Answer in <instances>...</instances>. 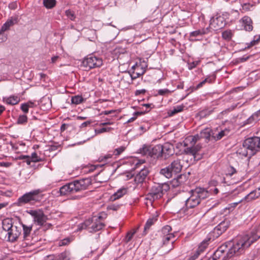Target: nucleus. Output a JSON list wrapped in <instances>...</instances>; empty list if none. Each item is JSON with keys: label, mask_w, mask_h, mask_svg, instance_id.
Segmentation results:
<instances>
[{"label": "nucleus", "mask_w": 260, "mask_h": 260, "mask_svg": "<svg viewBox=\"0 0 260 260\" xmlns=\"http://www.w3.org/2000/svg\"><path fill=\"white\" fill-rule=\"evenodd\" d=\"M232 36L233 32L231 30H226L222 33V37L225 40H230Z\"/></svg>", "instance_id": "obj_39"}, {"label": "nucleus", "mask_w": 260, "mask_h": 260, "mask_svg": "<svg viewBox=\"0 0 260 260\" xmlns=\"http://www.w3.org/2000/svg\"><path fill=\"white\" fill-rule=\"evenodd\" d=\"M154 221L155 220L153 218H150L147 220L144 227L145 232H146V231L149 229L150 226L154 224Z\"/></svg>", "instance_id": "obj_40"}, {"label": "nucleus", "mask_w": 260, "mask_h": 260, "mask_svg": "<svg viewBox=\"0 0 260 260\" xmlns=\"http://www.w3.org/2000/svg\"><path fill=\"white\" fill-rule=\"evenodd\" d=\"M147 68V64L144 61L141 62L140 64L136 63V65L132 67V68L135 70H138L139 69H140V72H142L144 70V74L145 73Z\"/></svg>", "instance_id": "obj_32"}, {"label": "nucleus", "mask_w": 260, "mask_h": 260, "mask_svg": "<svg viewBox=\"0 0 260 260\" xmlns=\"http://www.w3.org/2000/svg\"><path fill=\"white\" fill-rule=\"evenodd\" d=\"M12 165L11 162H0V167L8 168Z\"/></svg>", "instance_id": "obj_58"}, {"label": "nucleus", "mask_w": 260, "mask_h": 260, "mask_svg": "<svg viewBox=\"0 0 260 260\" xmlns=\"http://www.w3.org/2000/svg\"><path fill=\"white\" fill-rule=\"evenodd\" d=\"M144 74V70L142 72H134L133 75H131V78L133 80L135 79L140 76Z\"/></svg>", "instance_id": "obj_51"}, {"label": "nucleus", "mask_w": 260, "mask_h": 260, "mask_svg": "<svg viewBox=\"0 0 260 260\" xmlns=\"http://www.w3.org/2000/svg\"><path fill=\"white\" fill-rule=\"evenodd\" d=\"M42 192V190H41V189H36V190H32L31 191H30L28 193H26L25 194H24L23 195H30V196H32V195H38L41 193Z\"/></svg>", "instance_id": "obj_52"}, {"label": "nucleus", "mask_w": 260, "mask_h": 260, "mask_svg": "<svg viewBox=\"0 0 260 260\" xmlns=\"http://www.w3.org/2000/svg\"><path fill=\"white\" fill-rule=\"evenodd\" d=\"M131 188L127 186H122L118 189L116 192H114L113 195H125L127 193H131Z\"/></svg>", "instance_id": "obj_28"}, {"label": "nucleus", "mask_w": 260, "mask_h": 260, "mask_svg": "<svg viewBox=\"0 0 260 260\" xmlns=\"http://www.w3.org/2000/svg\"><path fill=\"white\" fill-rule=\"evenodd\" d=\"M199 63V61H192V62L188 63V68L190 70H192V69H194V68H196Z\"/></svg>", "instance_id": "obj_54"}, {"label": "nucleus", "mask_w": 260, "mask_h": 260, "mask_svg": "<svg viewBox=\"0 0 260 260\" xmlns=\"http://www.w3.org/2000/svg\"><path fill=\"white\" fill-rule=\"evenodd\" d=\"M161 238L163 245L167 244L170 241H171V243L173 244L175 241V236L174 234L166 235V236H162Z\"/></svg>", "instance_id": "obj_30"}, {"label": "nucleus", "mask_w": 260, "mask_h": 260, "mask_svg": "<svg viewBox=\"0 0 260 260\" xmlns=\"http://www.w3.org/2000/svg\"><path fill=\"white\" fill-rule=\"evenodd\" d=\"M162 157L165 159L169 157L174 153V146L170 143L167 142L164 145H161Z\"/></svg>", "instance_id": "obj_14"}, {"label": "nucleus", "mask_w": 260, "mask_h": 260, "mask_svg": "<svg viewBox=\"0 0 260 260\" xmlns=\"http://www.w3.org/2000/svg\"><path fill=\"white\" fill-rule=\"evenodd\" d=\"M208 28L199 29L193 31L190 34V37H196L202 36L207 32Z\"/></svg>", "instance_id": "obj_33"}, {"label": "nucleus", "mask_w": 260, "mask_h": 260, "mask_svg": "<svg viewBox=\"0 0 260 260\" xmlns=\"http://www.w3.org/2000/svg\"><path fill=\"white\" fill-rule=\"evenodd\" d=\"M142 113V112H135L134 113V116L132 117V118H129L127 121V123H131V122H133L134 121H135L136 119L137 116L141 115Z\"/></svg>", "instance_id": "obj_53"}, {"label": "nucleus", "mask_w": 260, "mask_h": 260, "mask_svg": "<svg viewBox=\"0 0 260 260\" xmlns=\"http://www.w3.org/2000/svg\"><path fill=\"white\" fill-rule=\"evenodd\" d=\"M42 196H21L15 203L17 206H22L26 204L35 205L40 204Z\"/></svg>", "instance_id": "obj_8"}, {"label": "nucleus", "mask_w": 260, "mask_h": 260, "mask_svg": "<svg viewBox=\"0 0 260 260\" xmlns=\"http://www.w3.org/2000/svg\"><path fill=\"white\" fill-rule=\"evenodd\" d=\"M229 133L230 129L228 128H224L223 130L218 132L217 134L213 133L212 135V138L215 141L219 140L223 137L228 136Z\"/></svg>", "instance_id": "obj_23"}, {"label": "nucleus", "mask_w": 260, "mask_h": 260, "mask_svg": "<svg viewBox=\"0 0 260 260\" xmlns=\"http://www.w3.org/2000/svg\"><path fill=\"white\" fill-rule=\"evenodd\" d=\"M169 167L173 174L175 175L179 173L182 169V165L180 159H176L174 160L169 165Z\"/></svg>", "instance_id": "obj_18"}, {"label": "nucleus", "mask_w": 260, "mask_h": 260, "mask_svg": "<svg viewBox=\"0 0 260 260\" xmlns=\"http://www.w3.org/2000/svg\"><path fill=\"white\" fill-rule=\"evenodd\" d=\"M156 197V199H158V196H149L145 199L147 201L145 203L146 206H148L149 204L152 205L153 202L154 201V197Z\"/></svg>", "instance_id": "obj_44"}, {"label": "nucleus", "mask_w": 260, "mask_h": 260, "mask_svg": "<svg viewBox=\"0 0 260 260\" xmlns=\"http://www.w3.org/2000/svg\"><path fill=\"white\" fill-rule=\"evenodd\" d=\"M146 92V90L145 89H141V90H137L136 91V95H139L140 94H144Z\"/></svg>", "instance_id": "obj_62"}, {"label": "nucleus", "mask_w": 260, "mask_h": 260, "mask_svg": "<svg viewBox=\"0 0 260 260\" xmlns=\"http://www.w3.org/2000/svg\"><path fill=\"white\" fill-rule=\"evenodd\" d=\"M201 147L199 145L193 147H188L185 149L186 154L193 157L194 160H198L201 159L202 155L199 153Z\"/></svg>", "instance_id": "obj_13"}, {"label": "nucleus", "mask_w": 260, "mask_h": 260, "mask_svg": "<svg viewBox=\"0 0 260 260\" xmlns=\"http://www.w3.org/2000/svg\"><path fill=\"white\" fill-rule=\"evenodd\" d=\"M56 260H70V253L67 251H64L56 256Z\"/></svg>", "instance_id": "obj_35"}, {"label": "nucleus", "mask_w": 260, "mask_h": 260, "mask_svg": "<svg viewBox=\"0 0 260 260\" xmlns=\"http://www.w3.org/2000/svg\"><path fill=\"white\" fill-rule=\"evenodd\" d=\"M56 0H43V5L47 9H52L56 5Z\"/></svg>", "instance_id": "obj_37"}, {"label": "nucleus", "mask_w": 260, "mask_h": 260, "mask_svg": "<svg viewBox=\"0 0 260 260\" xmlns=\"http://www.w3.org/2000/svg\"><path fill=\"white\" fill-rule=\"evenodd\" d=\"M140 151L143 155L151 157L152 146L144 145Z\"/></svg>", "instance_id": "obj_25"}, {"label": "nucleus", "mask_w": 260, "mask_h": 260, "mask_svg": "<svg viewBox=\"0 0 260 260\" xmlns=\"http://www.w3.org/2000/svg\"><path fill=\"white\" fill-rule=\"evenodd\" d=\"M189 193L192 195L205 193L217 194L218 193V189L217 188L214 187L213 189L211 188L209 190H208L204 188L199 187H196L194 189L190 190Z\"/></svg>", "instance_id": "obj_15"}, {"label": "nucleus", "mask_w": 260, "mask_h": 260, "mask_svg": "<svg viewBox=\"0 0 260 260\" xmlns=\"http://www.w3.org/2000/svg\"><path fill=\"white\" fill-rule=\"evenodd\" d=\"M112 155L111 154H108L105 155L103 158H101V161H106L109 159V158H111L112 157Z\"/></svg>", "instance_id": "obj_61"}, {"label": "nucleus", "mask_w": 260, "mask_h": 260, "mask_svg": "<svg viewBox=\"0 0 260 260\" xmlns=\"http://www.w3.org/2000/svg\"><path fill=\"white\" fill-rule=\"evenodd\" d=\"M105 127H102L101 128H99V129H95V133L96 135H98V134H102V133H105Z\"/></svg>", "instance_id": "obj_59"}, {"label": "nucleus", "mask_w": 260, "mask_h": 260, "mask_svg": "<svg viewBox=\"0 0 260 260\" xmlns=\"http://www.w3.org/2000/svg\"><path fill=\"white\" fill-rule=\"evenodd\" d=\"M172 231V228L170 225H166L163 227L161 230V237L166 236V235H173V234L171 233Z\"/></svg>", "instance_id": "obj_36"}, {"label": "nucleus", "mask_w": 260, "mask_h": 260, "mask_svg": "<svg viewBox=\"0 0 260 260\" xmlns=\"http://www.w3.org/2000/svg\"><path fill=\"white\" fill-rule=\"evenodd\" d=\"M125 149V147L124 146H120L116 149L113 152V154L115 155H119Z\"/></svg>", "instance_id": "obj_48"}, {"label": "nucleus", "mask_w": 260, "mask_h": 260, "mask_svg": "<svg viewBox=\"0 0 260 260\" xmlns=\"http://www.w3.org/2000/svg\"><path fill=\"white\" fill-rule=\"evenodd\" d=\"M30 157L32 162H36L42 161L41 158H40L36 152L32 153Z\"/></svg>", "instance_id": "obj_42"}, {"label": "nucleus", "mask_w": 260, "mask_h": 260, "mask_svg": "<svg viewBox=\"0 0 260 260\" xmlns=\"http://www.w3.org/2000/svg\"><path fill=\"white\" fill-rule=\"evenodd\" d=\"M27 121V117L26 115H20L17 120L18 124H24Z\"/></svg>", "instance_id": "obj_43"}, {"label": "nucleus", "mask_w": 260, "mask_h": 260, "mask_svg": "<svg viewBox=\"0 0 260 260\" xmlns=\"http://www.w3.org/2000/svg\"><path fill=\"white\" fill-rule=\"evenodd\" d=\"M224 23L223 22V18L217 17L211 20L210 25L214 29L218 30L222 28L224 26Z\"/></svg>", "instance_id": "obj_20"}, {"label": "nucleus", "mask_w": 260, "mask_h": 260, "mask_svg": "<svg viewBox=\"0 0 260 260\" xmlns=\"http://www.w3.org/2000/svg\"><path fill=\"white\" fill-rule=\"evenodd\" d=\"M20 100L17 95H11L3 98V102L8 105H15L18 104Z\"/></svg>", "instance_id": "obj_21"}, {"label": "nucleus", "mask_w": 260, "mask_h": 260, "mask_svg": "<svg viewBox=\"0 0 260 260\" xmlns=\"http://www.w3.org/2000/svg\"><path fill=\"white\" fill-rule=\"evenodd\" d=\"M200 202V196H190L186 200L185 205L187 208H192L199 205Z\"/></svg>", "instance_id": "obj_16"}, {"label": "nucleus", "mask_w": 260, "mask_h": 260, "mask_svg": "<svg viewBox=\"0 0 260 260\" xmlns=\"http://www.w3.org/2000/svg\"><path fill=\"white\" fill-rule=\"evenodd\" d=\"M184 108V106L183 105H178L175 107H174L172 110H170L168 112V114L169 116H172L174 115L181 112Z\"/></svg>", "instance_id": "obj_31"}, {"label": "nucleus", "mask_w": 260, "mask_h": 260, "mask_svg": "<svg viewBox=\"0 0 260 260\" xmlns=\"http://www.w3.org/2000/svg\"><path fill=\"white\" fill-rule=\"evenodd\" d=\"M229 226L228 221H223L217 225L213 230L210 233L209 236L212 238L213 240L218 238L224 232H225Z\"/></svg>", "instance_id": "obj_10"}, {"label": "nucleus", "mask_w": 260, "mask_h": 260, "mask_svg": "<svg viewBox=\"0 0 260 260\" xmlns=\"http://www.w3.org/2000/svg\"><path fill=\"white\" fill-rule=\"evenodd\" d=\"M172 91L168 89H161L157 91L158 94L160 95H166L171 93Z\"/></svg>", "instance_id": "obj_46"}, {"label": "nucleus", "mask_w": 260, "mask_h": 260, "mask_svg": "<svg viewBox=\"0 0 260 260\" xmlns=\"http://www.w3.org/2000/svg\"><path fill=\"white\" fill-rule=\"evenodd\" d=\"M90 123V121H86V122H84L83 123H82L81 124V126H80V127L81 128H83V127H86L87 126H88V125H89Z\"/></svg>", "instance_id": "obj_63"}, {"label": "nucleus", "mask_w": 260, "mask_h": 260, "mask_svg": "<svg viewBox=\"0 0 260 260\" xmlns=\"http://www.w3.org/2000/svg\"><path fill=\"white\" fill-rule=\"evenodd\" d=\"M105 224L103 221L98 220L93 216L91 218L86 220L84 222L78 225L77 231L83 229H88L90 232H96L104 228Z\"/></svg>", "instance_id": "obj_4"}, {"label": "nucleus", "mask_w": 260, "mask_h": 260, "mask_svg": "<svg viewBox=\"0 0 260 260\" xmlns=\"http://www.w3.org/2000/svg\"><path fill=\"white\" fill-rule=\"evenodd\" d=\"M200 254V253L199 252V251H196V253L191 256L188 260H195Z\"/></svg>", "instance_id": "obj_60"}, {"label": "nucleus", "mask_w": 260, "mask_h": 260, "mask_svg": "<svg viewBox=\"0 0 260 260\" xmlns=\"http://www.w3.org/2000/svg\"><path fill=\"white\" fill-rule=\"evenodd\" d=\"M22 226L23 230V238L25 240L29 236L30 232L32 231V225H26L24 224H22Z\"/></svg>", "instance_id": "obj_29"}, {"label": "nucleus", "mask_w": 260, "mask_h": 260, "mask_svg": "<svg viewBox=\"0 0 260 260\" xmlns=\"http://www.w3.org/2000/svg\"><path fill=\"white\" fill-rule=\"evenodd\" d=\"M3 229L8 232V239L10 242L15 241L20 236L22 230L21 226L14 225L12 218H6L3 220Z\"/></svg>", "instance_id": "obj_3"}, {"label": "nucleus", "mask_w": 260, "mask_h": 260, "mask_svg": "<svg viewBox=\"0 0 260 260\" xmlns=\"http://www.w3.org/2000/svg\"><path fill=\"white\" fill-rule=\"evenodd\" d=\"M72 183L74 188H75V192H77L86 189L87 187L89 185L90 181L88 179L85 178L80 180H76Z\"/></svg>", "instance_id": "obj_12"}, {"label": "nucleus", "mask_w": 260, "mask_h": 260, "mask_svg": "<svg viewBox=\"0 0 260 260\" xmlns=\"http://www.w3.org/2000/svg\"><path fill=\"white\" fill-rule=\"evenodd\" d=\"M17 22L18 16L11 17L3 25L0 30V40L1 39L2 41H4L6 39V36H4L1 38V36H3V34L5 31L9 30L11 26Z\"/></svg>", "instance_id": "obj_11"}, {"label": "nucleus", "mask_w": 260, "mask_h": 260, "mask_svg": "<svg viewBox=\"0 0 260 260\" xmlns=\"http://www.w3.org/2000/svg\"><path fill=\"white\" fill-rule=\"evenodd\" d=\"M159 173L168 179L171 178L173 174L169 166L167 167L161 169L160 170Z\"/></svg>", "instance_id": "obj_26"}, {"label": "nucleus", "mask_w": 260, "mask_h": 260, "mask_svg": "<svg viewBox=\"0 0 260 260\" xmlns=\"http://www.w3.org/2000/svg\"><path fill=\"white\" fill-rule=\"evenodd\" d=\"M29 213L34 217V220L38 225L41 226H46V228L51 226L50 223L45 224L48 219L47 216L45 215L42 211L31 210Z\"/></svg>", "instance_id": "obj_7"}, {"label": "nucleus", "mask_w": 260, "mask_h": 260, "mask_svg": "<svg viewBox=\"0 0 260 260\" xmlns=\"http://www.w3.org/2000/svg\"><path fill=\"white\" fill-rule=\"evenodd\" d=\"M212 239L210 236L208 237L206 239L203 240L199 245L198 249L197 251H199V252H202L209 245V241Z\"/></svg>", "instance_id": "obj_27"}, {"label": "nucleus", "mask_w": 260, "mask_h": 260, "mask_svg": "<svg viewBox=\"0 0 260 260\" xmlns=\"http://www.w3.org/2000/svg\"><path fill=\"white\" fill-rule=\"evenodd\" d=\"M242 25L244 26L245 30L247 31L252 30L253 27L252 25V20L249 17L244 16L241 19Z\"/></svg>", "instance_id": "obj_22"}, {"label": "nucleus", "mask_w": 260, "mask_h": 260, "mask_svg": "<svg viewBox=\"0 0 260 260\" xmlns=\"http://www.w3.org/2000/svg\"><path fill=\"white\" fill-rule=\"evenodd\" d=\"M170 189V186L167 183H156L153 185L150 192L148 195H158L165 194Z\"/></svg>", "instance_id": "obj_9"}, {"label": "nucleus", "mask_w": 260, "mask_h": 260, "mask_svg": "<svg viewBox=\"0 0 260 260\" xmlns=\"http://www.w3.org/2000/svg\"><path fill=\"white\" fill-rule=\"evenodd\" d=\"M213 133L209 128H206L202 131L200 134H197L195 136H190L186 138L184 144L185 145H188V142H190L191 145H193L200 139H205L206 140H209L211 137L212 138Z\"/></svg>", "instance_id": "obj_5"}, {"label": "nucleus", "mask_w": 260, "mask_h": 260, "mask_svg": "<svg viewBox=\"0 0 260 260\" xmlns=\"http://www.w3.org/2000/svg\"><path fill=\"white\" fill-rule=\"evenodd\" d=\"M8 7L11 10H15L17 8V2H13L12 3H10L8 5Z\"/></svg>", "instance_id": "obj_55"}, {"label": "nucleus", "mask_w": 260, "mask_h": 260, "mask_svg": "<svg viewBox=\"0 0 260 260\" xmlns=\"http://www.w3.org/2000/svg\"><path fill=\"white\" fill-rule=\"evenodd\" d=\"M260 238V224L250 234L240 235L232 241L226 242L214 252L216 260H226L242 254L253 242Z\"/></svg>", "instance_id": "obj_1"}, {"label": "nucleus", "mask_w": 260, "mask_h": 260, "mask_svg": "<svg viewBox=\"0 0 260 260\" xmlns=\"http://www.w3.org/2000/svg\"><path fill=\"white\" fill-rule=\"evenodd\" d=\"M162 156V148L161 145H157L152 146L151 157H159Z\"/></svg>", "instance_id": "obj_24"}, {"label": "nucleus", "mask_w": 260, "mask_h": 260, "mask_svg": "<svg viewBox=\"0 0 260 260\" xmlns=\"http://www.w3.org/2000/svg\"><path fill=\"white\" fill-rule=\"evenodd\" d=\"M20 108L21 110L25 114L28 112L29 108L28 107V106L26 105L25 103L21 104Z\"/></svg>", "instance_id": "obj_56"}, {"label": "nucleus", "mask_w": 260, "mask_h": 260, "mask_svg": "<svg viewBox=\"0 0 260 260\" xmlns=\"http://www.w3.org/2000/svg\"><path fill=\"white\" fill-rule=\"evenodd\" d=\"M84 99L81 95H75L72 98L71 102L73 104L78 105L82 103Z\"/></svg>", "instance_id": "obj_38"}, {"label": "nucleus", "mask_w": 260, "mask_h": 260, "mask_svg": "<svg viewBox=\"0 0 260 260\" xmlns=\"http://www.w3.org/2000/svg\"><path fill=\"white\" fill-rule=\"evenodd\" d=\"M136 231L134 230V231L133 232H129L127 233V234L125 237V240L126 242L127 243L131 240L134 235L136 233Z\"/></svg>", "instance_id": "obj_49"}, {"label": "nucleus", "mask_w": 260, "mask_h": 260, "mask_svg": "<svg viewBox=\"0 0 260 260\" xmlns=\"http://www.w3.org/2000/svg\"><path fill=\"white\" fill-rule=\"evenodd\" d=\"M206 82L211 83V79H209L208 78L205 79L204 80H203V81H202L200 83H199L196 87H193V89L194 90H197V89L202 87L203 86V85L204 84H205V83H206Z\"/></svg>", "instance_id": "obj_45"}, {"label": "nucleus", "mask_w": 260, "mask_h": 260, "mask_svg": "<svg viewBox=\"0 0 260 260\" xmlns=\"http://www.w3.org/2000/svg\"><path fill=\"white\" fill-rule=\"evenodd\" d=\"M258 42V40H253L251 41L249 43L247 44V46L245 47V49L250 48L251 47L255 45Z\"/></svg>", "instance_id": "obj_57"}, {"label": "nucleus", "mask_w": 260, "mask_h": 260, "mask_svg": "<svg viewBox=\"0 0 260 260\" xmlns=\"http://www.w3.org/2000/svg\"><path fill=\"white\" fill-rule=\"evenodd\" d=\"M82 63L84 67L91 69L99 68L102 66L103 63L102 58L91 54L86 57L84 59Z\"/></svg>", "instance_id": "obj_6"}, {"label": "nucleus", "mask_w": 260, "mask_h": 260, "mask_svg": "<svg viewBox=\"0 0 260 260\" xmlns=\"http://www.w3.org/2000/svg\"><path fill=\"white\" fill-rule=\"evenodd\" d=\"M71 240L69 238H65L59 242V246H62L67 245L71 242Z\"/></svg>", "instance_id": "obj_50"}, {"label": "nucleus", "mask_w": 260, "mask_h": 260, "mask_svg": "<svg viewBox=\"0 0 260 260\" xmlns=\"http://www.w3.org/2000/svg\"><path fill=\"white\" fill-rule=\"evenodd\" d=\"M73 186L72 182L62 186L59 189L60 195H68L76 193Z\"/></svg>", "instance_id": "obj_17"}, {"label": "nucleus", "mask_w": 260, "mask_h": 260, "mask_svg": "<svg viewBox=\"0 0 260 260\" xmlns=\"http://www.w3.org/2000/svg\"><path fill=\"white\" fill-rule=\"evenodd\" d=\"M94 217L96 218H98V220H100L104 222V219H105L107 217V214L105 212H102L99 214L98 216H94Z\"/></svg>", "instance_id": "obj_47"}, {"label": "nucleus", "mask_w": 260, "mask_h": 260, "mask_svg": "<svg viewBox=\"0 0 260 260\" xmlns=\"http://www.w3.org/2000/svg\"><path fill=\"white\" fill-rule=\"evenodd\" d=\"M149 171L147 169H141L135 177V181L137 183H141L144 182L148 174Z\"/></svg>", "instance_id": "obj_19"}, {"label": "nucleus", "mask_w": 260, "mask_h": 260, "mask_svg": "<svg viewBox=\"0 0 260 260\" xmlns=\"http://www.w3.org/2000/svg\"><path fill=\"white\" fill-rule=\"evenodd\" d=\"M66 16L71 20H74L76 16L74 12L70 10H66L65 12Z\"/></svg>", "instance_id": "obj_41"}, {"label": "nucleus", "mask_w": 260, "mask_h": 260, "mask_svg": "<svg viewBox=\"0 0 260 260\" xmlns=\"http://www.w3.org/2000/svg\"><path fill=\"white\" fill-rule=\"evenodd\" d=\"M58 58H59L58 56H53L51 58V63H55L56 62V61L57 60V59H58Z\"/></svg>", "instance_id": "obj_64"}, {"label": "nucleus", "mask_w": 260, "mask_h": 260, "mask_svg": "<svg viewBox=\"0 0 260 260\" xmlns=\"http://www.w3.org/2000/svg\"><path fill=\"white\" fill-rule=\"evenodd\" d=\"M260 151V137H253L246 139L242 146L237 150V153L244 157L250 158Z\"/></svg>", "instance_id": "obj_2"}, {"label": "nucleus", "mask_w": 260, "mask_h": 260, "mask_svg": "<svg viewBox=\"0 0 260 260\" xmlns=\"http://www.w3.org/2000/svg\"><path fill=\"white\" fill-rule=\"evenodd\" d=\"M258 198V196H245L243 199L239 201L238 202L233 203L232 204L234 205L233 207H235L239 203L243 202H249L252 200H256Z\"/></svg>", "instance_id": "obj_34"}]
</instances>
